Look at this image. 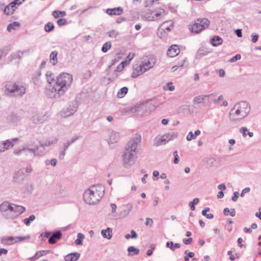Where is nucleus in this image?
Masks as SVG:
<instances>
[{"instance_id":"obj_8","label":"nucleus","mask_w":261,"mask_h":261,"mask_svg":"<svg viewBox=\"0 0 261 261\" xmlns=\"http://www.w3.org/2000/svg\"><path fill=\"white\" fill-rule=\"evenodd\" d=\"M178 136V133L171 132L163 135H158L154 138V145L159 146L165 145L171 140H172Z\"/></svg>"},{"instance_id":"obj_50","label":"nucleus","mask_w":261,"mask_h":261,"mask_svg":"<svg viewBox=\"0 0 261 261\" xmlns=\"http://www.w3.org/2000/svg\"><path fill=\"white\" fill-rule=\"evenodd\" d=\"M248 128L245 126L241 127L239 129V132L242 134L243 137L245 138L247 136V132Z\"/></svg>"},{"instance_id":"obj_10","label":"nucleus","mask_w":261,"mask_h":261,"mask_svg":"<svg viewBox=\"0 0 261 261\" xmlns=\"http://www.w3.org/2000/svg\"><path fill=\"white\" fill-rule=\"evenodd\" d=\"M156 62V59L154 56L149 55L144 57L141 61V63L145 72H146L154 67Z\"/></svg>"},{"instance_id":"obj_14","label":"nucleus","mask_w":261,"mask_h":261,"mask_svg":"<svg viewBox=\"0 0 261 261\" xmlns=\"http://www.w3.org/2000/svg\"><path fill=\"white\" fill-rule=\"evenodd\" d=\"M77 106L76 103L73 105L72 106H69L66 109H63L60 112L61 117L66 118L72 116L77 111Z\"/></svg>"},{"instance_id":"obj_40","label":"nucleus","mask_w":261,"mask_h":261,"mask_svg":"<svg viewBox=\"0 0 261 261\" xmlns=\"http://www.w3.org/2000/svg\"><path fill=\"white\" fill-rule=\"evenodd\" d=\"M107 35L112 38H116L119 34L118 31L115 30H112L106 33Z\"/></svg>"},{"instance_id":"obj_29","label":"nucleus","mask_w":261,"mask_h":261,"mask_svg":"<svg viewBox=\"0 0 261 261\" xmlns=\"http://www.w3.org/2000/svg\"><path fill=\"white\" fill-rule=\"evenodd\" d=\"M58 53L57 51H53L50 54L49 61L50 63L52 64L53 65H56L58 63Z\"/></svg>"},{"instance_id":"obj_23","label":"nucleus","mask_w":261,"mask_h":261,"mask_svg":"<svg viewBox=\"0 0 261 261\" xmlns=\"http://www.w3.org/2000/svg\"><path fill=\"white\" fill-rule=\"evenodd\" d=\"M80 257V254L77 252L71 253L66 255L64 259L65 261H76Z\"/></svg>"},{"instance_id":"obj_34","label":"nucleus","mask_w":261,"mask_h":261,"mask_svg":"<svg viewBox=\"0 0 261 261\" xmlns=\"http://www.w3.org/2000/svg\"><path fill=\"white\" fill-rule=\"evenodd\" d=\"M128 92V88L126 87L121 88L117 92V97L119 98H123Z\"/></svg>"},{"instance_id":"obj_7","label":"nucleus","mask_w":261,"mask_h":261,"mask_svg":"<svg viewBox=\"0 0 261 261\" xmlns=\"http://www.w3.org/2000/svg\"><path fill=\"white\" fill-rule=\"evenodd\" d=\"M210 23V21L207 18H198L189 25V30L192 33L197 34L207 28Z\"/></svg>"},{"instance_id":"obj_46","label":"nucleus","mask_w":261,"mask_h":261,"mask_svg":"<svg viewBox=\"0 0 261 261\" xmlns=\"http://www.w3.org/2000/svg\"><path fill=\"white\" fill-rule=\"evenodd\" d=\"M121 58V53H117L115 54L114 58L112 60V63L110 67L114 65L116 62H118L119 60Z\"/></svg>"},{"instance_id":"obj_25","label":"nucleus","mask_w":261,"mask_h":261,"mask_svg":"<svg viewBox=\"0 0 261 261\" xmlns=\"http://www.w3.org/2000/svg\"><path fill=\"white\" fill-rule=\"evenodd\" d=\"M32 149L34 150V152L37 153L34 154V157L42 155L45 152V146L42 143L39 146L32 148Z\"/></svg>"},{"instance_id":"obj_62","label":"nucleus","mask_w":261,"mask_h":261,"mask_svg":"<svg viewBox=\"0 0 261 261\" xmlns=\"http://www.w3.org/2000/svg\"><path fill=\"white\" fill-rule=\"evenodd\" d=\"M134 57H135V54L130 53L127 56L126 60H127L128 62L130 63V61H132V60L134 58Z\"/></svg>"},{"instance_id":"obj_4","label":"nucleus","mask_w":261,"mask_h":261,"mask_svg":"<svg viewBox=\"0 0 261 261\" xmlns=\"http://www.w3.org/2000/svg\"><path fill=\"white\" fill-rule=\"evenodd\" d=\"M250 110V106L246 101H241L237 103L230 111V121L236 122L243 119L249 114Z\"/></svg>"},{"instance_id":"obj_41","label":"nucleus","mask_w":261,"mask_h":261,"mask_svg":"<svg viewBox=\"0 0 261 261\" xmlns=\"http://www.w3.org/2000/svg\"><path fill=\"white\" fill-rule=\"evenodd\" d=\"M85 238V236L81 233H79L77 236V239L75 241V244L76 245H82L83 244L82 241Z\"/></svg>"},{"instance_id":"obj_5","label":"nucleus","mask_w":261,"mask_h":261,"mask_svg":"<svg viewBox=\"0 0 261 261\" xmlns=\"http://www.w3.org/2000/svg\"><path fill=\"white\" fill-rule=\"evenodd\" d=\"M16 207L14 204L5 201L1 204L0 211L4 213L7 219H13L16 217Z\"/></svg>"},{"instance_id":"obj_51","label":"nucleus","mask_w":261,"mask_h":261,"mask_svg":"<svg viewBox=\"0 0 261 261\" xmlns=\"http://www.w3.org/2000/svg\"><path fill=\"white\" fill-rule=\"evenodd\" d=\"M57 163V161L56 159H52L51 160H46L45 161V164L47 165H51L52 166L54 167L56 165Z\"/></svg>"},{"instance_id":"obj_12","label":"nucleus","mask_w":261,"mask_h":261,"mask_svg":"<svg viewBox=\"0 0 261 261\" xmlns=\"http://www.w3.org/2000/svg\"><path fill=\"white\" fill-rule=\"evenodd\" d=\"M16 91V82L15 81H8L4 87V93L8 96L15 95Z\"/></svg>"},{"instance_id":"obj_24","label":"nucleus","mask_w":261,"mask_h":261,"mask_svg":"<svg viewBox=\"0 0 261 261\" xmlns=\"http://www.w3.org/2000/svg\"><path fill=\"white\" fill-rule=\"evenodd\" d=\"M49 252H50V250H49L38 251L33 256L30 257L29 259L31 261L36 260L39 258L40 257L45 255Z\"/></svg>"},{"instance_id":"obj_11","label":"nucleus","mask_w":261,"mask_h":261,"mask_svg":"<svg viewBox=\"0 0 261 261\" xmlns=\"http://www.w3.org/2000/svg\"><path fill=\"white\" fill-rule=\"evenodd\" d=\"M47 118L46 112L36 111L33 113L31 120L34 124H42L47 120Z\"/></svg>"},{"instance_id":"obj_2","label":"nucleus","mask_w":261,"mask_h":261,"mask_svg":"<svg viewBox=\"0 0 261 261\" xmlns=\"http://www.w3.org/2000/svg\"><path fill=\"white\" fill-rule=\"evenodd\" d=\"M141 140L139 135H136L130 140L125 147L122 156V165L125 168L134 166L138 158V148Z\"/></svg>"},{"instance_id":"obj_52","label":"nucleus","mask_w":261,"mask_h":261,"mask_svg":"<svg viewBox=\"0 0 261 261\" xmlns=\"http://www.w3.org/2000/svg\"><path fill=\"white\" fill-rule=\"evenodd\" d=\"M224 99V97L222 95H220L219 96L218 98H216V96L213 98V102L214 104L217 105L219 101L222 100Z\"/></svg>"},{"instance_id":"obj_3","label":"nucleus","mask_w":261,"mask_h":261,"mask_svg":"<svg viewBox=\"0 0 261 261\" xmlns=\"http://www.w3.org/2000/svg\"><path fill=\"white\" fill-rule=\"evenodd\" d=\"M105 187L101 184L91 186L84 193L83 198L88 204H96L104 195Z\"/></svg>"},{"instance_id":"obj_16","label":"nucleus","mask_w":261,"mask_h":261,"mask_svg":"<svg viewBox=\"0 0 261 261\" xmlns=\"http://www.w3.org/2000/svg\"><path fill=\"white\" fill-rule=\"evenodd\" d=\"M145 72L142 65L140 63V65H135L133 67V71L131 76L133 78H137L138 76Z\"/></svg>"},{"instance_id":"obj_63","label":"nucleus","mask_w":261,"mask_h":261,"mask_svg":"<svg viewBox=\"0 0 261 261\" xmlns=\"http://www.w3.org/2000/svg\"><path fill=\"white\" fill-rule=\"evenodd\" d=\"M79 138V137H78V136L74 137V138H72L71 140H68L67 142V143L70 146L72 143L75 142Z\"/></svg>"},{"instance_id":"obj_42","label":"nucleus","mask_w":261,"mask_h":261,"mask_svg":"<svg viewBox=\"0 0 261 261\" xmlns=\"http://www.w3.org/2000/svg\"><path fill=\"white\" fill-rule=\"evenodd\" d=\"M54 24L52 22H48L44 26V30L46 32H50L54 29Z\"/></svg>"},{"instance_id":"obj_15","label":"nucleus","mask_w":261,"mask_h":261,"mask_svg":"<svg viewBox=\"0 0 261 261\" xmlns=\"http://www.w3.org/2000/svg\"><path fill=\"white\" fill-rule=\"evenodd\" d=\"M32 171L33 168L31 166L20 169L17 171V179L19 178V180H23L27 175L31 173Z\"/></svg>"},{"instance_id":"obj_31","label":"nucleus","mask_w":261,"mask_h":261,"mask_svg":"<svg viewBox=\"0 0 261 261\" xmlns=\"http://www.w3.org/2000/svg\"><path fill=\"white\" fill-rule=\"evenodd\" d=\"M124 209L123 212H122L121 215L124 216H127L129 214L130 212H131L133 208V205L132 204L128 203L126 205H124L123 206Z\"/></svg>"},{"instance_id":"obj_64","label":"nucleus","mask_w":261,"mask_h":261,"mask_svg":"<svg viewBox=\"0 0 261 261\" xmlns=\"http://www.w3.org/2000/svg\"><path fill=\"white\" fill-rule=\"evenodd\" d=\"M167 86L168 89L170 91H173L175 90V87L172 85V83L171 82L168 83L167 84Z\"/></svg>"},{"instance_id":"obj_20","label":"nucleus","mask_w":261,"mask_h":261,"mask_svg":"<svg viewBox=\"0 0 261 261\" xmlns=\"http://www.w3.org/2000/svg\"><path fill=\"white\" fill-rule=\"evenodd\" d=\"M1 242L5 245H10L16 242V239L13 237H5L1 239Z\"/></svg>"},{"instance_id":"obj_32","label":"nucleus","mask_w":261,"mask_h":261,"mask_svg":"<svg viewBox=\"0 0 261 261\" xmlns=\"http://www.w3.org/2000/svg\"><path fill=\"white\" fill-rule=\"evenodd\" d=\"M211 43L213 46H217L222 43V39L219 36H216L211 39Z\"/></svg>"},{"instance_id":"obj_43","label":"nucleus","mask_w":261,"mask_h":261,"mask_svg":"<svg viewBox=\"0 0 261 261\" xmlns=\"http://www.w3.org/2000/svg\"><path fill=\"white\" fill-rule=\"evenodd\" d=\"M35 219V216L34 215H31L28 218H25L23 220V222L26 225L29 226L30 224V222L34 221Z\"/></svg>"},{"instance_id":"obj_58","label":"nucleus","mask_w":261,"mask_h":261,"mask_svg":"<svg viewBox=\"0 0 261 261\" xmlns=\"http://www.w3.org/2000/svg\"><path fill=\"white\" fill-rule=\"evenodd\" d=\"M250 191V188L247 187V188H244L242 191V192H241V195H240L241 197H244L245 194L246 193H249Z\"/></svg>"},{"instance_id":"obj_53","label":"nucleus","mask_w":261,"mask_h":261,"mask_svg":"<svg viewBox=\"0 0 261 261\" xmlns=\"http://www.w3.org/2000/svg\"><path fill=\"white\" fill-rule=\"evenodd\" d=\"M219 159L218 158H210L208 160L207 163L211 166H215V162L217 161Z\"/></svg>"},{"instance_id":"obj_48","label":"nucleus","mask_w":261,"mask_h":261,"mask_svg":"<svg viewBox=\"0 0 261 261\" xmlns=\"http://www.w3.org/2000/svg\"><path fill=\"white\" fill-rule=\"evenodd\" d=\"M199 202V199L198 198H195L193 200L189 203V206L191 207V209L192 211L195 210V204H197Z\"/></svg>"},{"instance_id":"obj_13","label":"nucleus","mask_w":261,"mask_h":261,"mask_svg":"<svg viewBox=\"0 0 261 261\" xmlns=\"http://www.w3.org/2000/svg\"><path fill=\"white\" fill-rule=\"evenodd\" d=\"M16 138L0 140V153L4 152L12 148L15 145Z\"/></svg>"},{"instance_id":"obj_35","label":"nucleus","mask_w":261,"mask_h":261,"mask_svg":"<svg viewBox=\"0 0 261 261\" xmlns=\"http://www.w3.org/2000/svg\"><path fill=\"white\" fill-rule=\"evenodd\" d=\"M127 251L128 252V255L133 256L134 255H137L139 253L140 250L138 248L134 247V246H129L127 248Z\"/></svg>"},{"instance_id":"obj_44","label":"nucleus","mask_w":261,"mask_h":261,"mask_svg":"<svg viewBox=\"0 0 261 261\" xmlns=\"http://www.w3.org/2000/svg\"><path fill=\"white\" fill-rule=\"evenodd\" d=\"M30 52L29 49H24L23 50H19L17 51V58L20 59L27 55Z\"/></svg>"},{"instance_id":"obj_54","label":"nucleus","mask_w":261,"mask_h":261,"mask_svg":"<svg viewBox=\"0 0 261 261\" xmlns=\"http://www.w3.org/2000/svg\"><path fill=\"white\" fill-rule=\"evenodd\" d=\"M241 58V56L240 54H237L236 56L231 58L229 60L230 62H234L237 60H240Z\"/></svg>"},{"instance_id":"obj_17","label":"nucleus","mask_w":261,"mask_h":261,"mask_svg":"<svg viewBox=\"0 0 261 261\" xmlns=\"http://www.w3.org/2000/svg\"><path fill=\"white\" fill-rule=\"evenodd\" d=\"M180 53V49L177 45H172L167 51V55L170 57H174Z\"/></svg>"},{"instance_id":"obj_18","label":"nucleus","mask_w":261,"mask_h":261,"mask_svg":"<svg viewBox=\"0 0 261 261\" xmlns=\"http://www.w3.org/2000/svg\"><path fill=\"white\" fill-rule=\"evenodd\" d=\"M16 0H14L4 9V13L6 15L12 14L16 9Z\"/></svg>"},{"instance_id":"obj_30","label":"nucleus","mask_w":261,"mask_h":261,"mask_svg":"<svg viewBox=\"0 0 261 261\" xmlns=\"http://www.w3.org/2000/svg\"><path fill=\"white\" fill-rule=\"evenodd\" d=\"M26 92V85L23 84L17 85V96H22Z\"/></svg>"},{"instance_id":"obj_36","label":"nucleus","mask_w":261,"mask_h":261,"mask_svg":"<svg viewBox=\"0 0 261 261\" xmlns=\"http://www.w3.org/2000/svg\"><path fill=\"white\" fill-rule=\"evenodd\" d=\"M166 246L168 248H170L172 251H174L176 248H179L180 247V245L179 243L174 244L173 242L169 241L166 243Z\"/></svg>"},{"instance_id":"obj_27","label":"nucleus","mask_w":261,"mask_h":261,"mask_svg":"<svg viewBox=\"0 0 261 261\" xmlns=\"http://www.w3.org/2000/svg\"><path fill=\"white\" fill-rule=\"evenodd\" d=\"M58 141V139L56 137H51L45 141V142L42 143L45 147H49L53 145L56 144Z\"/></svg>"},{"instance_id":"obj_37","label":"nucleus","mask_w":261,"mask_h":261,"mask_svg":"<svg viewBox=\"0 0 261 261\" xmlns=\"http://www.w3.org/2000/svg\"><path fill=\"white\" fill-rule=\"evenodd\" d=\"M46 79H47V81L48 82V83L49 84H51L52 83H53V84H54V77L53 76V74L52 73V72L50 71H48L46 72Z\"/></svg>"},{"instance_id":"obj_59","label":"nucleus","mask_w":261,"mask_h":261,"mask_svg":"<svg viewBox=\"0 0 261 261\" xmlns=\"http://www.w3.org/2000/svg\"><path fill=\"white\" fill-rule=\"evenodd\" d=\"M186 62V59L182 60L181 61L179 62L176 65L177 66L178 68H182L184 66Z\"/></svg>"},{"instance_id":"obj_55","label":"nucleus","mask_w":261,"mask_h":261,"mask_svg":"<svg viewBox=\"0 0 261 261\" xmlns=\"http://www.w3.org/2000/svg\"><path fill=\"white\" fill-rule=\"evenodd\" d=\"M251 41L253 43H256L258 39V35L254 33H252L251 36Z\"/></svg>"},{"instance_id":"obj_21","label":"nucleus","mask_w":261,"mask_h":261,"mask_svg":"<svg viewBox=\"0 0 261 261\" xmlns=\"http://www.w3.org/2000/svg\"><path fill=\"white\" fill-rule=\"evenodd\" d=\"M119 138V134L118 133L115 131H111L110 132L109 138L108 139V143H114L116 142Z\"/></svg>"},{"instance_id":"obj_19","label":"nucleus","mask_w":261,"mask_h":261,"mask_svg":"<svg viewBox=\"0 0 261 261\" xmlns=\"http://www.w3.org/2000/svg\"><path fill=\"white\" fill-rule=\"evenodd\" d=\"M122 8L119 7L113 9H107L106 13L110 15H120L123 13Z\"/></svg>"},{"instance_id":"obj_45","label":"nucleus","mask_w":261,"mask_h":261,"mask_svg":"<svg viewBox=\"0 0 261 261\" xmlns=\"http://www.w3.org/2000/svg\"><path fill=\"white\" fill-rule=\"evenodd\" d=\"M206 96V99L204 100L206 102L208 103H211L213 102V98H214L216 96L215 93H211L210 94H205Z\"/></svg>"},{"instance_id":"obj_57","label":"nucleus","mask_w":261,"mask_h":261,"mask_svg":"<svg viewBox=\"0 0 261 261\" xmlns=\"http://www.w3.org/2000/svg\"><path fill=\"white\" fill-rule=\"evenodd\" d=\"M25 211V208L22 206L17 205V214H21Z\"/></svg>"},{"instance_id":"obj_9","label":"nucleus","mask_w":261,"mask_h":261,"mask_svg":"<svg viewBox=\"0 0 261 261\" xmlns=\"http://www.w3.org/2000/svg\"><path fill=\"white\" fill-rule=\"evenodd\" d=\"M35 154L34 150L29 148L27 144L19 147L17 150V156H21L27 160H32L34 158Z\"/></svg>"},{"instance_id":"obj_56","label":"nucleus","mask_w":261,"mask_h":261,"mask_svg":"<svg viewBox=\"0 0 261 261\" xmlns=\"http://www.w3.org/2000/svg\"><path fill=\"white\" fill-rule=\"evenodd\" d=\"M67 20L65 18H60L57 21V24L59 26H62L66 23Z\"/></svg>"},{"instance_id":"obj_33","label":"nucleus","mask_w":261,"mask_h":261,"mask_svg":"<svg viewBox=\"0 0 261 261\" xmlns=\"http://www.w3.org/2000/svg\"><path fill=\"white\" fill-rule=\"evenodd\" d=\"M206 96L205 95H200L198 96H196L193 99V102L194 104H199L203 101H204V100L206 98Z\"/></svg>"},{"instance_id":"obj_49","label":"nucleus","mask_w":261,"mask_h":261,"mask_svg":"<svg viewBox=\"0 0 261 261\" xmlns=\"http://www.w3.org/2000/svg\"><path fill=\"white\" fill-rule=\"evenodd\" d=\"M16 28V22L14 21L10 24H9L7 28V30L8 32H11L12 30H14Z\"/></svg>"},{"instance_id":"obj_26","label":"nucleus","mask_w":261,"mask_h":261,"mask_svg":"<svg viewBox=\"0 0 261 261\" xmlns=\"http://www.w3.org/2000/svg\"><path fill=\"white\" fill-rule=\"evenodd\" d=\"M101 234L104 238L110 240L112 238V229L108 227L106 229H102Z\"/></svg>"},{"instance_id":"obj_28","label":"nucleus","mask_w":261,"mask_h":261,"mask_svg":"<svg viewBox=\"0 0 261 261\" xmlns=\"http://www.w3.org/2000/svg\"><path fill=\"white\" fill-rule=\"evenodd\" d=\"M200 134L201 131L199 129L195 130L194 134L192 132H190L186 137V139L189 141L195 139Z\"/></svg>"},{"instance_id":"obj_47","label":"nucleus","mask_w":261,"mask_h":261,"mask_svg":"<svg viewBox=\"0 0 261 261\" xmlns=\"http://www.w3.org/2000/svg\"><path fill=\"white\" fill-rule=\"evenodd\" d=\"M112 44L110 42H106L102 46L101 50L103 53H106L111 47Z\"/></svg>"},{"instance_id":"obj_38","label":"nucleus","mask_w":261,"mask_h":261,"mask_svg":"<svg viewBox=\"0 0 261 261\" xmlns=\"http://www.w3.org/2000/svg\"><path fill=\"white\" fill-rule=\"evenodd\" d=\"M173 25V22L172 20H168L165 21L161 24V26L164 28L165 30L170 31V27Z\"/></svg>"},{"instance_id":"obj_39","label":"nucleus","mask_w":261,"mask_h":261,"mask_svg":"<svg viewBox=\"0 0 261 261\" xmlns=\"http://www.w3.org/2000/svg\"><path fill=\"white\" fill-rule=\"evenodd\" d=\"M66 14V13L65 11L55 10L53 12V15L55 18H57L59 17H64Z\"/></svg>"},{"instance_id":"obj_1","label":"nucleus","mask_w":261,"mask_h":261,"mask_svg":"<svg viewBox=\"0 0 261 261\" xmlns=\"http://www.w3.org/2000/svg\"><path fill=\"white\" fill-rule=\"evenodd\" d=\"M72 80L71 74L64 72L61 73L57 76L55 84L48 86L47 94L51 98L59 97L70 87Z\"/></svg>"},{"instance_id":"obj_60","label":"nucleus","mask_w":261,"mask_h":261,"mask_svg":"<svg viewBox=\"0 0 261 261\" xmlns=\"http://www.w3.org/2000/svg\"><path fill=\"white\" fill-rule=\"evenodd\" d=\"M239 193L238 192H234L233 193V196L232 197V200L234 202H236L237 201L238 198L239 197Z\"/></svg>"},{"instance_id":"obj_61","label":"nucleus","mask_w":261,"mask_h":261,"mask_svg":"<svg viewBox=\"0 0 261 261\" xmlns=\"http://www.w3.org/2000/svg\"><path fill=\"white\" fill-rule=\"evenodd\" d=\"M153 223V221L152 219L149 218H146V222H145L146 225H150V226H151Z\"/></svg>"},{"instance_id":"obj_6","label":"nucleus","mask_w":261,"mask_h":261,"mask_svg":"<svg viewBox=\"0 0 261 261\" xmlns=\"http://www.w3.org/2000/svg\"><path fill=\"white\" fill-rule=\"evenodd\" d=\"M166 14L164 9L159 8L152 11H149L143 14L142 17L147 21L161 20Z\"/></svg>"},{"instance_id":"obj_22","label":"nucleus","mask_w":261,"mask_h":261,"mask_svg":"<svg viewBox=\"0 0 261 261\" xmlns=\"http://www.w3.org/2000/svg\"><path fill=\"white\" fill-rule=\"evenodd\" d=\"M62 236V233L60 231H57L54 232L49 238L48 242L51 244H55L57 240L60 239Z\"/></svg>"}]
</instances>
